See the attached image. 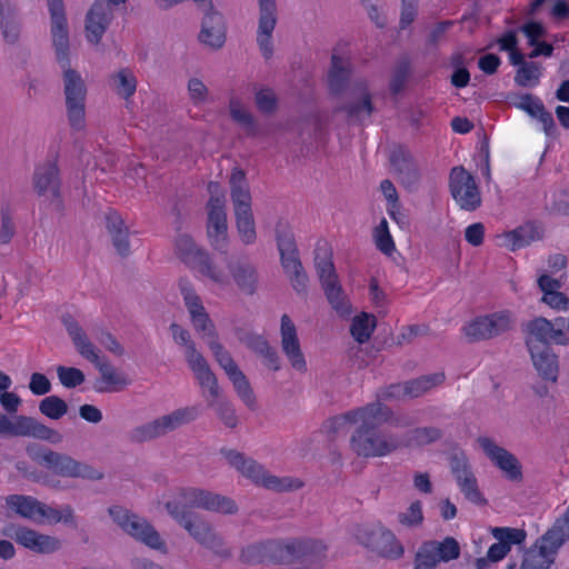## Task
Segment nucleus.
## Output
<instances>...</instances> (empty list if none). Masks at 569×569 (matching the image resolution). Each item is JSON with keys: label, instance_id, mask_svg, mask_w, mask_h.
Instances as JSON below:
<instances>
[{"label": "nucleus", "instance_id": "f03ea898", "mask_svg": "<svg viewBox=\"0 0 569 569\" xmlns=\"http://www.w3.org/2000/svg\"><path fill=\"white\" fill-rule=\"evenodd\" d=\"M56 60L62 69L63 93L66 98L67 118L72 129L84 127L87 86L80 72L72 69L69 58V36L52 39Z\"/></svg>", "mask_w": 569, "mask_h": 569}, {"label": "nucleus", "instance_id": "423d86ee", "mask_svg": "<svg viewBox=\"0 0 569 569\" xmlns=\"http://www.w3.org/2000/svg\"><path fill=\"white\" fill-rule=\"evenodd\" d=\"M201 413L200 406L183 407L169 415L161 416L150 422L140 425L128 433L132 443L150 441L194 421Z\"/></svg>", "mask_w": 569, "mask_h": 569}, {"label": "nucleus", "instance_id": "6e6d98bb", "mask_svg": "<svg viewBox=\"0 0 569 569\" xmlns=\"http://www.w3.org/2000/svg\"><path fill=\"white\" fill-rule=\"evenodd\" d=\"M240 561L246 565H258L268 562V540L251 543L242 548Z\"/></svg>", "mask_w": 569, "mask_h": 569}, {"label": "nucleus", "instance_id": "473e14b6", "mask_svg": "<svg viewBox=\"0 0 569 569\" xmlns=\"http://www.w3.org/2000/svg\"><path fill=\"white\" fill-rule=\"evenodd\" d=\"M220 452L224 456L228 462L244 477L251 479L256 483H260L266 472L262 465L232 449L222 448Z\"/></svg>", "mask_w": 569, "mask_h": 569}, {"label": "nucleus", "instance_id": "3c124183", "mask_svg": "<svg viewBox=\"0 0 569 569\" xmlns=\"http://www.w3.org/2000/svg\"><path fill=\"white\" fill-rule=\"evenodd\" d=\"M0 18L3 38L9 43H14L19 39L20 29L18 23L10 17L9 0H0Z\"/></svg>", "mask_w": 569, "mask_h": 569}, {"label": "nucleus", "instance_id": "f704fd0d", "mask_svg": "<svg viewBox=\"0 0 569 569\" xmlns=\"http://www.w3.org/2000/svg\"><path fill=\"white\" fill-rule=\"evenodd\" d=\"M276 241L282 268H287L289 262H295L300 259L295 234L288 226L282 223L277 224Z\"/></svg>", "mask_w": 569, "mask_h": 569}, {"label": "nucleus", "instance_id": "cd10ccee", "mask_svg": "<svg viewBox=\"0 0 569 569\" xmlns=\"http://www.w3.org/2000/svg\"><path fill=\"white\" fill-rule=\"evenodd\" d=\"M106 228L116 251L121 257H128L130 254L129 229L117 211H109L106 214Z\"/></svg>", "mask_w": 569, "mask_h": 569}, {"label": "nucleus", "instance_id": "09e8293b", "mask_svg": "<svg viewBox=\"0 0 569 569\" xmlns=\"http://www.w3.org/2000/svg\"><path fill=\"white\" fill-rule=\"evenodd\" d=\"M208 347L211 350L216 361L224 370L229 377L234 376L236 372L240 371V368L234 362L230 352L218 341V339L208 340Z\"/></svg>", "mask_w": 569, "mask_h": 569}, {"label": "nucleus", "instance_id": "0e129e2a", "mask_svg": "<svg viewBox=\"0 0 569 569\" xmlns=\"http://www.w3.org/2000/svg\"><path fill=\"white\" fill-rule=\"evenodd\" d=\"M466 499L477 506H486L487 499L480 492L476 477L463 479V482L458 485Z\"/></svg>", "mask_w": 569, "mask_h": 569}, {"label": "nucleus", "instance_id": "bf43d9fd", "mask_svg": "<svg viewBox=\"0 0 569 569\" xmlns=\"http://www.w3.org/2000/svg\"><path fill=\"white\" fill-rule=\"evenodd\" d=\"M117 93L128 99L136 92L137 80L129 69H121L113 76Z\"/></svg>", "mask_w": 569, "mask_h": 569}, {"label": "nucleus", "instance_id": "2eb2a0df", "mask_svg": "<svg viewBox=\"0 0 569 569\" xmlns=\"http://www.w3.org/2000/svg\"><path fill=\"white\" fill-rule=\"evenodd\" d=\"M478 442L486 456L506 473L507 479L513 482L522 481V466L513 453L488 437H479Z\"/></svg>", "mask_w": 569, "mask_h": 569}, {"label": "nucleus", "instance_id": "a211bd4d", "mask_svg": "<svg viewBox=\"0 0 569 569\" xmlns=\"http://www.w3.org/2000/svg\"><path fill=\"white\" fill-rule=\"evenodd\" d=\"M527 348L538 376L546 382L556 383L559 377L558 355L550 346L539 347L531 340L527 341Z\"/></svg>", "mask_w": 569, "mask_h": 569}, {"label": "nucleus", "instance_id": "ddd939ff", "mask_svg": "<svg viewBox=\"0 0 569 569\" xmlns=\"http://www.w3.org/2000/svg\"><path fill=\"white\" fill-rule=\"evenodd\" d=\"M359 543L389 559H398L403 555V547L393 532L385 527L362 528L357 533Z\"/></svg>", "mask_w": 569, "mask_h": 569}, {"label": "nucleus", "instance_id": "8fccbe9b", "mask_svg": "<svg viewBox=\"0 0 569 569\" xmlns=\"http://www.w3.org/2000/svg\"><path fill=\"white\" fill-rule=\"evenodd\" d=\"M553 540V547H561L569 540V505L566 512L556 519L552 527L545 533V540Z\"/></svg>", "mask_w": 569, "mask_h": 569}, {"label": "nucleus", "instance_id": "e433bc0d", "mask_svg": "<svg viewBox=\"0 0 569 569\" xmlns=\"http://www.w3.org/2000/svg\"><path fill=\"white\" fill-rule=\"evenodd\" d=\"M421 548L431 555L437 562H448L458 559L460 556V546L452 537H447L441 542L436 540L426 541L421 545Z\"/></svg>", "mask_w": 569, "mask_h": 569}, {"label": "nucleus", "instance_id": "393cba45", "mask_svg": "<svg viewBox=\"0 0 569 569\" xmlns=\"http://www.w3.org/2000/svg\"><path fill=\"white\" fill-rule=\"evenodd\" d=\"M445 381V373L436 372L425 375L416 379L406 381L403 385H392L389 387L387 397H396L400 393L417 398L430 390L432 387L439 386Z\"/></svg>", "mask_w": 569, "mask_h": 569}, {"label": "nucleus", "instance_id": "a878e982", "mask_svg": "<svg viewBox=\"0 0 569 569\" xmlns=\"http://www.w3.org/2000/svg\"><path fill=\"white\" fill-rule=\"evenodd\" d=\"M230 196L233 203L234 213L250 211L251 209V193L246 179V172L234 167L230 176Z\"/></svg>", "mask_w": 569, "mask_h": 569}, {"label": "nucleus", "instance_id": "6e6552de", "mask_svg": "<svg viewBox=\"0 0 569 569\" xmlns=\"http://www.w3.org/2000/svg\"><path fill=\"white\" fill-rule=\"evenodd\" d=\"M0 435L11 437H32L50 443L62 441V435L33 417L17 416L14 421L0 412Z\"/></svg>", "mask_w": 569, "mask_h": 569}, {"label": "nucleus", "instance_id": "4d7b16f0", "mask_svg": "<svg viewBox=\"0 0 569 569\" xmlns=\"http://www.w3.org/2000/svg\"><path fill=\"white\" fill-rule=\"evenodd\" d=\"M510 238L512 242V250H516L540 239L541 236L539 229L535 224L527 223L510 232Z\"/></svg>", "mask_w": 569, "mask_h": 569}, {"label": "nucleus", "instance_id": "4be33fe9", "mask_svg": "<svg viewBox=\"0 0 569 569\" xmlns=\"http://www.w3.org/2000/svg\"><path fill=\"white\" fill-rule=\"evenodd\" d=\"M17 543L37 553H53L61 547L58 538L40 533L28 527H17L13 535H10Z\"/></svg>", "mask_w": 569, "mask_h": 569}, {"label": "nucleus", "instance_id": "774afa93", "mask_svg": "<svg viewBox=\"0 0 569 569\" xmlns=\"http://www.w3.org/2000/svg\"><path fill=\"white\" fill-rule=\"evenodd\" d=\"M260 483L264 488L276 491H286L293 488L297 489L302 486V483L297 480L293 485V481L289 478H278L276 476H267L266 473L263 475Z\"/></svg>", "mask_w": 569, "mask_h": 569}, {"label": "nucleus", "instance_id": "de8ad7c7", "mask_svg": "<svg viewBox=\"0 0 569 569\" xmlns=\"http://www.w3.org/2000/svg\"><path fill=\"white\" fill-rule=\"evenodd\" d=\"M237 230L244 244H252L257 239L256 224L252 210L234 213Z\"/></svg>", "mask_w": 569, "mask_h": 569}, {"label": "nucleus", "instance_id": "7ed1b4c3", "mask_svg": "<svg viewBox=\"0 0 569 569\" xmlns=\"http://www.w3.org/2000/svg\"><path fill=\"white\" fill-rule=\"evenodd\" d=\"M326 551L316 539L268 540V562L292 565L290 569H322Z\"/></svg>", "mask_w": 569, "mask_h": 569}, {"label": "nucleus", "instance_id": "69168bd1", "mask_svg": "<svg viewBox=\"0 0 569 569\" xmlns=\"http://www.w3.org/2000/svg\"><path fill=\"white\" fill-rule=\"evenodd\" d=\"M399 522L406 527H418L423 522L422 505L413 501L406 512L398 515Z\"/></svg>", "mask_w": 569, "mask_h": 569}, {"label": "nucleus", "instance_id": "052dcab7", "mask_svg": "<svg viewBox=\"0 0 569 569\" xmlns=\"http://www.w3.org/2000/svg\"><path fill=\"white\" fill-rule=\"evenodd\" d=\"M196 379L204 390L203 396L207 401L208 399H218L221 397V389L219 387L218 379L210 368L196 375Z\"/></svg>", "mask_w": 569, "mask_h": 569}, {"label": "nucleus", "instance_id": "f3484780", "mask_svg": "<svg viewBox=\"0 0 569 569\" xmlns=\"http://www.w3.org/2000/svg\"><path fill=\"white\" fill-rule=\"evenodd\" d=\"M113 19V10L106 0H96L86 14V37L98 44Z\"/></svg>", "mask_w": 569, "mask_h": 569}, {"label": "nucleus", "instance_id": "79ce46f5", "mask_svg": "<svg viewBox=\"0 0 569 569\" xmlns=\"http://www.w3.org/2000/svg\"><path fill=\"white\" fill-rule=\"evenodd\" d=\"M331 308L343 318L351 315V303L339 280L321 286Z\"/></svg>", "mask_w": 569, "mask_h": 569}, {"label": "nucleus", "instance_id": "680f3d73", "mask_svg": "<svg viewBox=\"0 0 569 569\" xmlns=\"http://www.w3.org/2000/svg\"><path fill=\"white\" fill-rule=\"evenodd\" d=\"M491 533L498 541L507 543V546H509V550L512 545H521L527 537L523 529L509 527H496L491 530Z\"/></svg>", "mask_w": 569, "mask_h": 569}, {"label": "nucleus", "instance_id": "49530a36", "mask_svg": "<svg viewBox=\"0 0 569 569\" xmlns=\"http://www.w3.org/2000/svg\"><path fill=\"white\" fill-rule=\"evenodd\" d=\"M208 407L214 410L219 420L227 428L233 429L238 426L239 419L236 415V409L232 402L227 398L208 399Z\"/></svg>", "mask_w": 569, "mask_h": 569}, {"label": "nucleus", "instance_id": "13d9d810", "mask_svg": "<svg viewBox=\"0 0 569 569\" xmlns=\"http://www.w3.org/2000/svg\"><path fill=\"white\" fill-rule=\"evenodd\" d=\"M229 379L232 382L237 395L244 402V405L250 409L254 408L256 397L244 373L240 370L236 372L234 376L229 377Z\"/></svg>", "mask_w": 569, "mask_h": 569}, {"label": "nucleus", "instance_id": "4468645a", "mask_svg": "<svg viewBox=\"0 0 569 569\" xmlns=\"http://www.w3.org/2000/svg\"><path fill=\"white\" fill-rule=\"evenodd\" d=\"M389 161L399 183L410 192L417 191L421 172L411 151L399 144L391 150Z\"/></svg>", "mask_w": 569, "mask_h": 569}, {"label": "nucleus", "instance_id": "6ab92c4d", "mask_svg": "<svg viewBox=\"0 0 569 569\" xmlns=\"http://www.w3.org/2000/svg\"><path fill=\"white\" fill-rule=\"evenodd\" d=\"M280 335L282 351L291 367L297 371L305 372L307 362L300 347L296 326L288 315L281 317Z\"/></svg>", "mask_w": 569, "mask_h": 569}, {"label": "nucleus", "instance_id": "338daca9", "mask_svg": "<svg viewBox=\"0 0 569 569\" xmlns=\"http://www.w3.org/2000/svg\"><path fill=\"white\" fill-rule=\"evenodd\" d=\"M230 116L236 122L241 124L248 131L249 134H256L257 128L253 116L247 110L240 108L239 106H236L234 101L230 102Z\"/></svg>", "mask_w": 569, "mask_h": 569}, {"label": "nucleus", "instance_id": "c9c22d12", "mask_svg": "<svg viewBox=\"0 0 569 569\" xmlns=\"http://www.w3.org/2000/svg\"><path fill=\"white\" fill-rule=\"evenodd\" d=\"M442 436V430L437 427H418L400 436V448L423 447L438 441Z\"/></svg>", "mask_w": 569, "mask_h": 569}, {"label": "nucleus", "instance_id": "5fc2aeb1", "mask_svg": "<svg viewBox=\"0 0 569 569\" xmlns=\"http://www.w3.org/2000/svg\"><path fill=\"white\" fill-rule=\"evenodd\" d=\"M541 74V66L538 62H527L518 68L515 76V82L519 87L523 88L535 87L539 83Z\"/></svg>", "mask_w": 569, "mask_h": 569}, {"label": "nucleus", "instance_id": "ea45409f", "mask_svg": "<svg viewBox=\"0 0 569 569\" xmlns=\"http://www.w3.org/2000/svg\"><path fill=\"white\" fill-rule=\"evenodd\" d=\"M187 309L190 313L191 323L194 330L201 335V338L206 340L207 343L208 340L218 339L216 326L213 321L210 319L202 302L193 305L192 307Z\"/></svg>", "mask_w": 569, "mask_h": 569}, {"label": "nucleus", "instance_id": "9b49d317", "mask_svg": "<svg viewBox=\"0 0 569 569\" xmlns=\"http://www.w3.org/2000/svg\"><path fill=\"white\" fill-rule=\"evenodd\" d=\"M449 189L462 210L475 211L481 206V196L476 180L463 167L451 169Z\"/></svg>", "mask_w": 569, "mask_h": 569}, {"label": "nucleus", "instance_id": "9d476101", "mask_svg": "<svg viewBox=\"0 0 569 569\" xmlns=\"http://www.w3.org/2000/svg\"><path fill=\"white\" fill-rule=\"evenodd\" d=\"M176 252L182 262L198 270L214 282L222 281V272L216 268L209 253L197 247L188 234H179L176 239Z\"/></svg>", "mask_w": 569, "mask_h": 569}, {"label": "nucleus", "instance_id": "864d4df0", "mask_svg": "<svg viewBox=\"0 0 569 569\" xmlns=\"http://www.w3.org/2000/svg\"><path fill=\"white\" fill-rule=\"evenodd\" d=\"M68 403L58 396H48L39 402V411L49 419L59 420L68 412Z\"/></svg>", "mask_w": 569, "mask_h": 569}, {"label": "nucleus", "instance_id": "5701e85b", "mask_svg": "<svg viewBox=\"0 0 569 569\" xmlns=\"http://www.w3.org/2000/svg\"><path fill=\"white\" fill-rule=\"evenodd\" d=\"M355 89L360 92V98L342 103L337 111L345 112L349 122L361 124L375 112L376 108L365 80L357 81Z\"/></svg>", "mask_w": 569, "mask_h": 569}, {"label": "nucleus", "instance_id": "37998d69", "mask_svg": "<svg viewBox=\"0 0 569 569\" xmlns=\"http://www.w3.org/2000/svg\"><path fill=\"white\" fill-rule=\"evenodd\" d=\"M208 209V236L212 237L213 233L223 236L227 232V213L224 203L219 198L209 199L207 203Z\"/></svg>", "mask_w": 569, "mask_h": 569}, {"label": "nucleus", "instance_id": "1a4fd4ad", "mask_svg": "<svg viewBox=\"0 0 569 569\" xmlns=\"http://www.w3.org/2000/svg\"><path fill=\"white\" fill-rule=\"evenodd\" d=\"M511 327V313L498 311L475 318L462 327V332L469 342H478L496 338L509 331Z\"/></svg>", "mask_w": 569, "mask_h": 569}, {"label": "nucleus", "instance_id": "aec40b11", "mask_svg": "<svg viewBox=\"0 0 569 569\" xmlns=\"http://www.w3.org/2000/svg\"><path fill=\"white\" fill-rule=\"evenodd\" d=\"M198 39L202 44L213 50L222 48L226 42V23L223 16L213 10L211 2L209 3V11L202 19Z\"/></svg>", "mask_w": 569, "mask_h": 569}, {"label": "nucleus", "instance_id": "b1692460", "mask_svg": "<svg viewBox=\"0 0 569 569\" xmlns=\"http://www.w3.org/2000/svg\"><path fill=\"white\" fill-rule=\"evenodd\" d=\"M553 540H545V535L537 541L535 548L525 552L520 569H549L553 556L560 547H553Z\"/></svg>", "mask_w": 569, "mask_h": 569}, {"label": "nucleus", "instance_id": "a19ab883", "mask_svg": "<svg viewBox=\"0 0 569 569\" xmlns=\"http://www.w3.org/2000/svg\"><path fill=\"white\" fill-rule=\"evenodd\" d=\"M412 74V62L408 54H401L391 71V77L389 81V90L391 94L397 96L406 87L408 79Z\"/></svg>", "mask_w": 569, "mask_h": 569}, {"label": "nucleus", "instance_id": "c85d7f7f", "mask_svg": "<svg viewBox=\"0 0 569 569\" xmlns=\"http://www.w3.org/2000/svg\"><path fill=\"white\" fill-rule=\"evenodd\" d=\"M100 378L94 382V390L100 393L118 392L126 389L131 380L123 372L118 371L109 363H100L97 366Z\"/></svg>", "mask_w": 569, "mask_h": 569}, {"label": "nucleus", "instance_id": "a18cd8bd", "mask_svg": "<svg viewBox=\"0 0 569 569\" xmlns=\"http://www.w3.org/2000/svg\"><path fill=\"white\" fill-rule=\"evenodd\" d=\"M376 327V317L368 312H361L352 319L350 333L358 343L362 345L371 338Z\"/></svg>", "mask_w": 569, "mask_h": 569}, {"label": "nucleus", "instance_id": "f8f14e48", "mask_svg": "<svg viewBox=\"0 0 569 569\" xmlns=\"http://www.w3.org/2000/svg\"><path fill=\"white\" fill-rule=\"evenodd\" d=\"M32 186L39 197L49 196L51 198L56 210H63L60 170L56 160H47L34 168Z\"/></svg>", "mask_w": 569, "mask_h": 569}, {"label": "nucleus", "instance_id": "412c9836", "mask_svg": "<svg viewBox=\"0 0 569 569\" xmlns=\"http://www.w3.org/2000/svg\"><path fill=\"white\" fill-rule=\"evenodd\" d=\"M237 336L241 343L262 359L263 365L267 368L272 371L280 370L281 363L278 351L276 348L270 346L262 335L247 330H239Z\"/></svg>", "mask_w": 569, "mask_h": 569}, {"label": "nucleus", "instance_id": "c03bdc74", "mask_svg": "<svg viewBox=\"0 0 569 569\" xmlns=\"http://www.w3.org/2000/svg\"><path fill=\"white\" fill-rule=\"evenodd\" d=\"M48 10L51 21V38L68 37L69 29L63 0H48Z\"/></svg>", "mask_w": 569, "mask_h": 569}, {"label": "nucleus", "instance_id": "58836bf2", "mask_svg": "<svg viewBox=\"0 0 569 569\" xmlns=\"http://www.w3.org/2000/svg\"><path fill=\"white\" fill-rule=\"evenodd\" d=\"M351 76V67L349 63L345 64L341 57L333 54L331 57V67L328 73V84L331 93L341 94Z\"/></svg>", "mask_w": 569, "mask_h": 569}, {"label": "nucleus", "instance_id": "f257e3e1", "mask_svg": "<svg viewBox=\"0 0 569 569\" xmlns=\"http://www.w3.org/2000/svg\"><path fill=\"white\" fill-rule=\"evenodd\" d=\"M170 517L201 546L216 532L193 508L208 511L233 515L238 511L236 502L218 493L197 488H184L172 499L164 503Z\"/></svg>", "mask_w": 569, "mask_h": 569}, {"label": "nucleus", "instance_id": "dca6fc26", "mask_svg": "<svg viewBox=\"0 0 569 569\" xmlns=\"http://www.w3.org/2000/svg\"><path fill=\"white\" fill-rule=\"evenodd\" d=\"M257 43L264 59L273 54L272 33L277 26L276 0H259Z\"/></svg>", "mask_w": 569, "mask_h": 569}, {"label": "nucleus", "instance_id": "7c9ffc66", "mask_svg": "<svg viewBox=\"0 0 569 569\" xmlns=\"http://www.w3.org/2000/svg\"><path fill=\"white\" fill-rule=\"evenodd\" d=\"M315 266L321 286L337 281L338 274L332 261V250L326 240H319L315 248Z\"/></svg>", "mask_w": 569, "mask_h": 569}, {"label": "nucleus", "instance_id": "e2e57ef3", "mask_svg": "<svg viewBox=\"0 0 569 569\" xmlns=\"http://www.w3.org/2000/svg\"><path fill=\"white\" fill-rule=\"evenodd\" d=\"M57 375L60 383L68 389H73L82 385L86 380L84 373L74 367L59 366L57 368Z\"/></svg>", "mask_w": 569, "mask_h": 569}, {"label": "nucleus", "instance_id": "c756f323", "mask_svg": "<svg viewBox=\"0 0 569 569\" xmlns=\"http://www.w3.org/2000/svg\"><path fill=\"white\" fill-rule=\"evenodd\" d=\"M315 266L321 286L337 281L338 274L332 261V250L326 240H319L315 248Z\"/></svg>", "mask_w": 569, "mask_h": 569}, {"label": "nucleus", "instance_id": "bb28decb", "mask_svg": "<svg viewBox=\"0 0 569 569\" xmlns=\"http://www.w3.org/2000/svg\"><path fill=\"white\" fill-rule=\"evenodd\" d=\"M392 418V410L382 402H371L365 407H360L355 410H350L346 413L339 415L338 421H345L346 425L361 421L366 423L368 421L377 420H390Z\"/></svg>", "mask_w": 569, "mask_h": 569}, {"label": "nucleus", "instance_id": "2f4dec72", "mask_svg": "<svg viewBox=\"0 0 569 569\" xmlns=\"http://www.w3.org/2000/svg\"><path fill=\"white\" fill-rule=\"evenodd\" d=\"M228 269L238 286V288L247 293L253 295L257 291L259 280L257 268L249 261L228 262Z\"/></svg>", "mask_w": 569, "mask_h": 569}, {"label": "nucleus", "instance_id": "72a5a7b5", "mask_svg": "<svg viewBox=\"0 0 569 569\" xmlns=\"http://www.w3.org/2000/svg\"><path fill=\"white\" fill-rule=\"evenodd\" d=\"M526 336V343L531 340V343H536L539 347L557 345V339L553 335V327L551 320L545 317H536L528 321L523 328Z\"/></svg>", "mask_w": 569, "mask_h": 569}, {"label": "nucleus", "instance_id": "20e7f679", "mask_svg": "<svg viewBox=\"0 0 569 569\" xmlns=\"http://www.w3.org/2000/svg\"><path fill=\"white\" fill-rule=\"evenodd\" d=\"M390 420H373L361 423L350 438V447L360 457H385L400 449V436L380 430Z\"/></svg>", "mask_w": 569, "mask_h": 569}, {"label": "nucleus", "instance_id": "603ef678", "mask_svg": "<svg viewBox=\"0 0 569 569\" xmlns=\"http://www.w3.org/2000/svg\"><path fill=\"white\" fill-rule=\"evenodd\" d=\"M283 270L289 277L293 290L298 295H306L308 290V274L301 260L298 259L295 262H289L287 268H283Z\"/></svg>", "mask_w": 569, "mask_h": 569}, {"label": "nucleus", "instance_id": "4c0bfd02", "mask_svg": "<svg viewBox=\"0 0 569 569\" xmlns=\"http://www.w3.org/2000/svg\"><path fill=\"white\" fill-rule=\"evenodd\" d=\"M7 507L21 518L37 523L41 501L31 496L10 495L6 498Z\"/></svg>", "mask_w": 569, "mask_h": 569}, {"label": "nucleus", "instance_id": "0eeeda50", "mask_svg": "<svg viewBox=\"0 0 569 569\" xmlns=\"http://www.w3.org/2000/svg\"><path fill=\"white\" fill-rule=\"evenodd\" d=\"M108 513L113 522L136 541L141 542L153 550L160 551L161 553H168L166 541L146 518L140 517L121 506L109 507Z\"/></svg>", "mask_w": 569, "mask_h": 569}, {"label": "nucleus", "instance_id": "39448f33", "mask_svg": "<svg viewBox=\"0 0 569 569\" xmlns=\"http://www.w3.org/2000/svg\"><path fill=\"white\" fill-rule=\"evenodd\" d=\"M27 451L39 465L61 477L88 480H101L104 477L103 472L86 462H80L66 453L46 449L39 445L28 447Z\"/></svg>", "mask_w": 569, "mask_h": 569}]
</instances>
